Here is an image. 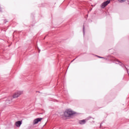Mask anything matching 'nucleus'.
<instances>
[{
    "label": "nucleus",
    "instance_id": "1",
    "mask_svg": "<svg viewBox=\"0 0 129 129\" xmlns=\"http://www.w3.org/2000/svg\"><path fill=\"white\" fill-rule=\"evenodd\" d=\"M64 114L66 117H69L70 116H71V115L74 114V112L70 109H67L64 111Z\"/></svg>",
    "mask_w": 129,
    "mask_h": 129
},
{
    "label": "nucleus",
    "instance_id": "2",
    "mask_svg": "<svg viewBox=\"0 0 129 129\" xmlns=\"http://www.w3.org/2000/svg\"><path fill=\"white\" fill-rule=\"evenodd\" d=\"M109 4H110V0L107 1L103 3L101 5L102 9H104L105 7H106V6H107V5H108Z\"/></svg>",
    "mask_w": 129,
    "mask_h": 129
},
{
    "label": "nucleus",
    "instance_id": "3",
    "mask_svg": "<svg viewBox=\"0 0 129 129\" xmlns=\"http://www.w3.org/2000/svg\"><path fill=\"white\" fill-rule=\"evenodd\" d=\"M22 93H23V92H21V91L15 93L13 95V98H18V97H19V96H20V95H21Z\"/></svg>",
    "mask_w": 129,
    "mask_h": 129
},
{
    "label": "nucleus",
    "instance_id": "4",
    "mask_svg": "<svg viewBox=\"0 0 129 129\" xmlns=\"http://www.w3.org/2000/svg\"><path fill=\"white\" fill-rule=\"evenodd\" d=\"M43 119V118H37L36 119H35L33 121V124H37L38 122L39 121H41Z\"/></svg>",
    "mask_w": 129,
    "mask_h": 129
},
{
    "label": "nucleus",
    "instance_id": "5",
    "mask_svg": "<svg viewBox=\"0 0 129 129\" xmlns=\"http://www.w3.org/2000/svg\"><path fill=\"white\" fill-rule=\"evenodd\" d=\"M23 121H18L15 122V125L17 126V127H20L21 125L22 124Z\"/></svg>",
    "mask_w": 129,
    "mask_h": 129
},
{
    "label": "nucleus",
    "instance_id": "6",
    "mask_svg": "<svg viewBox=\"0 0 129 129\" xmlns=\"http://www.w3.org/2000/svg\"><path fill=\"white\" fill-rule=\"evenodd\" d=\"M116 61H117V62H118L120 66H121V67H125V69H126V70H127V69L126 68L125 66H124V64L123 63H121V62L119 61V60L118 59H116Z\"/></svg>",
    "mask_w": 129,
    "mask_h": 129
},
{
    "label": "nucleus",
    "instance_id": "7",
    "mask_svg": "<svg viewBox=\"0 0 129 129\" xmlns=\"http://www.w3.org/2000/svg\"><path fill=\"white\" fill-rule=\"evenodd\" d=\"M79 122L80 124H85L86 121L85 120L83 119L82 120H80Z\"/></svg>",
    "mask_w": 129,
    "mask_h": 129
},
{
    "label": "nucleus",
    "instance_id": "8",
    "mask_svg": "<svg viewBox=\"0 0 129 129\" xmlns=\"http://www.w3.org/2000/svg\"><path fill=\"white\" fill-rule=\"evenodd\" d=\"M97 57H98V58H101V59H103V58H104V57H101V56H97Z\"/></svg>",
    "mask_w": 129,
    "mask_h": 129
},
{
    "label": "nucleus",
    "instance_id": "9",
    "mask_svg": "<svg viewBox=\"0 0 129 129\" xmlns=\"http://www.w3.org/2000/svg\"><path fill=\"white\" fill-rule=\"evenodd\" d=\"M90 118H91V116L88 117V119H90Z\"/></svg>",
    "mask_w": 129,
    "mask_h": 129
},
{
    "label": "nucleus",
    "instance_id": "10",
    "mask_svg": "<svg viewBox=\"0 0 129 129\" xmlns=\"http://www.w3.org/2000/svg\"><path fill=\"white\" fill-rule=\"evenodd\" d=\"M0 11H2V9L0 8Z\"/></svg>",
    "mask_w": 129,
    "mask_h": 129
},
{
    "label": "nucleus",
    "instance_id": "11",
    "mask_svg": "<svg viewBox=\"0 0 129 129\" xmlns=\"http://www.w3.org/2000/svg\"><path fill=\"white\" fill-rule=\"evenodd\" d=\"M121 1H123V0H121Z\"/></svg>",
    "mask_w": 129,
    "mask_h": 129
},
{
    "label": "nucleus",
    "instance_id": "12",
    "mask_svg": "<svg viewBox=\"0 0 129 129\" xmlns=\"http://www.w3.org/2000/svg\"><path fill=\"white\" fill-rule=\"evenodd\" d=\"M83 29H84V27H83Z\"/></svg>",
    "mask_w": 129,
    "mask_h": 129
}]
</instances>
